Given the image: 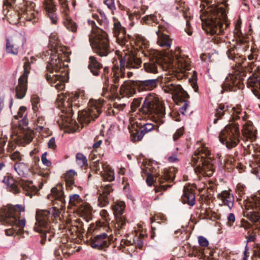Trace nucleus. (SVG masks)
<instances>
[{"mask_svg": "<svg viewBox=\"0 0 260 260\" xmlns=\"http://www.w3.org/2000/svg\"><path fill=\"white\" fill-rule=\"evenodd\" d=\"M119 66L117 64H114L112 69L111 74L112 77L110 81L108 67H105L103 69V72L101 75L102 80L104 85L103 88L107 90L109 85L111 84L110 90L112 93H114L117 91L120 78H124L125 69L128 70L139 69L141 66L142 60L128 50L126 52L122 53L119 57Z\"/></svg>", "mask_w": 260, "mask_h": 260, "instance_id": "1", "label": "nucleus"}, {"mask_svg": "<svg viewBox=\"0 0 260 260\" xmlns=\"http://www.w3.org/2000/svg\"><path fill=\"white\" fill-rule=\"evenodd\" d=\"M202 16L203 29L212 36H220L224 34V30L230 23L227 21V15L225 9L222 7H208Z\"/></svg>", "mask_w": 260, "mask_h": 260, "instance_id": "2", "label": "nucleus"}, {"mask_svg": "<svg viewBox=\"0 0 260 260\" xmlns=\"http://www.w3.org/2000/svg\"><path fill=\"white\" fill-rule=\"evenodd\" d=\"M241 23L240 21L237 22L234 31L237 45L231 46L227 50L226 54L229 59L235 61L242 68H246L249 72H253L255 73L257 72V68H260V67H257L254 61L247 62L246 59L240 55L241 52L244 51L248 46L249 42L248 38L241 31Z\"/></svg>", "mask_w": 260, "mask_h": 260, "instance_id": "3", "label": "nucleus"}, {"mask_svg": "<svg viewBox=\"0 0 260 260\" xmlns=\"http://www.w3.org/2000/svg\"><path fill=\"white\" fill-rule=\"evenodd\" d=\"M24 207L21 205H9L4 207L0 210V222L13 228L5 230L7 236H13L15 233H21L25 225V220L21 212L24 213Z\"/></svg>", "mask_w": 260, "mask_h": 260, "instance_id": "4", "label": "nucleus"}, {"mask_svg": "<svg viewBox=\"0 0 260 260\" xmlns=\"http://www.w3.org/2000/svg\"><path fill=\"white\" fill-rule=\"evenodd\" d=\"M59 215V212L56 208L49 210H39L36 212V223L34 227L35 231L41 234V242L45 243L47 239L50 241L54 236L55 231L53 223Z\"/></svg>", "mask_w": 260, "mask_h": 260, "instance_id": "5", "label": "nucleus"}, {"mask_svg": "<svg viewBox=\"0 0 260 260\" xmlns=\"http://www.w3.org/2000/svg\"><path fill=\"white\" fill-rule=\"evenodd\" d=\"M46 69L50 73L54 72L56 73L52 76L47 74V81L57 90H61L64 89V83L68 80V65L62 61L59 54L55 53L51 55Z\"/></svg>", "mask_w": 260, "mask_h": 260, "instance_id": "6", "label": "nucleus"}, {"mask_svg": "<svg viewBox=\"0 0 260 260\" xmlns=\"http://www.w3.org/2000/svg\"><path fill=\"white\" fill-rule=\"evenodd\" d=\"M165 109L158 98L152 93H149L145 98L142 107L139 110L137 116L139 120L150 119L159 124L164 122Z\"/></svg>", "mask_w": 260, "mask_h": 260, "instance_id": "7", "label": "nucleus"}, {"mask_svg": "<svg viewBox=\"0 0 260 260\" xmlns=\"http://www.w3.org/2000/svg\"><path fill=\"white\" fill-rule=\"evenodd\" d=\"M210 151L207 147L202 146L198 148L191 157L192 165L197 166L194 171L197 174L204 177L212 176L214 169V159L210 156Z\"/></svg>", "mask_w": 260, "mask_h": 260, "instance_id": "8", "label": "nucleus"}, {"mask_svg": "<svg viewBox=\"0 0 260 260\" xmlns=\"http://www.w3.org/2000/svg\"><path fill=\"white\" fill-rule=\"evenodd\" d=\"M113 32L114 37L116 38L117 43L119 45L122 46H125L127 48L129 45H132L134 43L137 47L141 49L143 54L144 51L148 50L146 49L148 46V41L144 37L141 36H137L135 40H134L131 36L126 34L124 27L122 26L118 19L115 17H113Z\"/></svg>", "mask_w": 260, "mask_h": 260, "instance_id": "9", "label": "nucleus"}, {"mask_svg": "<svg viewBox=\"0 0 260 260\" xmlns=\"http://www.w3.org/2000/svg\"><path fill=\"white\" fill-rule=\"evenodd\" d=\"M238 109L241 113L242 111L240 107H236L232 108L233 115L232 118L234 121V122L227 125L222 130L219 134V138L220 142L224 144L226 148L229 149L235 147L239 142V137L240 135L239 123L236 122L235 121L240 118L235 119L234 118V115H240L239 114H237L236 111Z\"/></svg>", "mask_w": 260, "mask_h": 260, "instance_id": "10", "label": "nucleus"}, {"mask_svg": "<svg viewBox=\"0 0 260 260\" xmlns=\"http://www.w3.org/2000/svg\"><path fill=\"white\" fill-rule=\"evenodd\" d=\"M236 113L240 115H234L233 117L235 119L242 117V124L243 125L242 134L243 140L244 142V144H242V145L247 153L250 154L252 151L254 152L255 151V147L252 142L256 139V131L252 122L248 120V116L246 112L241 113L238 109H237Z\"/></svg>", "mask_w": 260, "mask_h": 260, "instance_id": "11", "label": "nucleus"}, {"mask_svg": "<svg viewBox=\"0 0 260 260\" xmlns=\"http://www.w3.org/2000/svg\"><path fill=\"white\" fill-rule=\"evenodd\" d=\"M89 40L94 52L101 57L107 56L114 51L110 47L106 32L98 27L89 36Z\"/></svg>", "mask_w": 260, "mask_h": 260, "instance_id": "12", "label": "nucleus"}, {"mask_svg": "<svg viewBox=\"0 0 260 260\" xmlns=\"http://www.w3.org/2000/svg\"><path fill=\"white\" fill-rule=\"evenodd\" d=\"M178 79V77L176 78L175 76L168 75L161 80L162 90L165 92L172 94L174 100L189 97L186 91L177 83Z\"/></svg>", "mask_w": 260, "mask_h": 260, "instance_id": "13", "label": "nucleus"}, {"mask_svg": "<svg viewBox=\"0 0 260 260\" xmlns=\"http://www.w3.org/2000/svg\"><path fill=\"white\" fill-rule=\"evenodd\" d=\"M102 105L101 101H90L88 108L79 112L78 119L80 123L83 126L94 121L102 113Z\"/></svg>", "mask_w": 260, "mask_h": 260, "instance_id": "14", "label": "nucleus"}, {"mask_svg": "<svg viewBox=\"0 0 260 260\" xmlns=\"http://www.w3.org/2000/svg\"><path fill=\"white\" fill-rule=\"evenodd\" d=\"M174 169L172 170L171 169L169 171H165L162 175H159L156 178L155 181L153 180V177L151 175H148L146 179V182L148 186H151L154 182V190L155 192L160 191H164L167 190L169 187H171V185L167 184H165V183H168L172 182L175 178V175L173 173Z\"/></svg>", "mask_w": 260, "mask_h": 260, "instance_id": "15", "label": "nucleus"}, {"mask_svg": "<svg viewBox=\"0 0 260 260\" xmlns=\"http://www.w3.org/2000/svg\"><path fill=\"white\" fill-rule=\"evenodd\" d=\"M244 74L238 71L229 73L223 82L221 93L228 91H236L237 88H242Z\"/></svg>", "mask_w": 260, "mask_h": 260, "instance_id": "16", "label": "nucleus"}, {"mask_svg": "<svg viewBox=\"0 0 260 260\" xmlns=\"http://www.w3.org/2000/svg\"><path fill=\"white\" fill-rule=\"evenodd\" d=\"M24 72L18 79V84L16 87V95L18 99H21L25 95L27 90L28 75L30 72L31 65L29 64V58L25 57L23 59Z\"/></svg>", "mask_w": 260, "mask_h": 260, "instance_id": "17", "label": "nucleus"}, {"mask_svg": "<svg viewBox=\"0 0 260 260\" xmlns=\"http://www.w3.org/2000/svg\"><path fill=\"white\" fill-rule=\"evenodd\" d=\"M144 55L149 58V60L143 64L145 71L150 74L158 73L160 66L157 52L155 50L144 51Z\"/></svg>", "mask_w": 260, "mask_h": 260, "instance_id": "18", "label": "nucleus"}, {"mask_svg": "<svg viewBox=\"0 0 260 260\" xmlns=\"http://www.w3.org/2000/svg\"><path fill=\"white\" fill-rule=\"evenodd\" d=\"M79 99V95L77 93H71L69 94H63L58 95L57 100L59 106L63 108L62 111L67 113H70L72 111V107L73 103L75 105L78 104L76 102Z\"/></svg>", "mask_w": 260, "mask_h": 260, "instance_id": "19", "label": "nucleus"}, {"mask_svg": "<svg viewBox=\"0 0 260 260\" xmlns=\"http://www.w3.org/2000/svg\"><path fill=\"white\" fill-rule=\"evenodd\" d=\"M246 208L250 210L248 212L249 219L253 222H256L260 219V199L253 198L246 204Z\"/></svg>", "mask_w": 260, "mask_h": 260, "instance_id": "20", "label": "nucleus"}, {"mask_svg": "<svg viewBox=\"0 0 260 260\" xmlns=\"http://www.w3.org/2000/svg\"><path fill=\"white\" fill-rule=\"evenodd\" d=\"M125 207V204L123 202H117L113 206V214L116 220L115 226L118 229L123 228L126 224V219L123 215Z\"/></svg>", "mask_w": 260, "mask_h": 260, "instance_id": "21", "label": "nucleus"}, {"mask_svg": "<svg viewBox=\"0 0 260 260\" xmlns=\"http://www.w3.org/2000/svg\"><path fill=\"white\" fill-rule=\"evenodd\" d=\"M69 204L75 207L77 210L83 214H88L90 212V207L85 204L78 194L70 196Z\"/></svg>", "mask_w": 260, "mask_h": 260, "instance_id": "22", "label": "nucleus"}, {"mask_svg": "<svg viewBox=\"0 0 260 260\" xmlns=\"http://www.w3.org/2000/svg\"><path fill=\"white\" fill-rule=\"evenodd\" d=\"M257 72L250 76L247 80V85L251 88L253 93L260 99V68H257Z\"/></svg>", "mask_w": 260, "mask_h": 260, "instance_id": "23", "label": "nucleus"}, {"mask_svg": "<svg viewBox=\"0 0 260 260\" xmlns=\"http://www.w3.org/2000/svg\"><path fill=\"white\" fill-rule=\"evenodd\" d=\"M112 185L111 184H102L98 189L99 194L98 198V205L101 207H105L109 203L108 196L113 191Z\"/></svg>", "mask_w": 260, "mask_h": 260, "instance_id": "24", "label": "nucleus"}, {"mask_svg": "<svg viewBox=\"0 0 260 260\" xmlns=\"http://www.w3.org/2000/svg\"><path fill=\"white\" fill-rule=\"evenodd\" d=\"M174 61L177 70L183 74V76H187L186 72L190 69V60L188 57L185 55H176V59Z\"/></svg>", "mask_w": 260, "mask_h": 260, "instance_id": "25", "label": "nucleus"}, {"mask_svg": "<svg viewBox=\"0 0 260 260\" xmlns=\"http://www.w3.org/2000/svg\"><path fill=\"white\" fill-rule=\"evenodd\" d=\"M159 82L158 78L153 79L137 81L136 87L139 91H149L155 88Z\"/></svg>", "mask_w": 260, "mask_h": 260, "instance_id": "26", "label": "nucleus"}, {"mask_svg": "<svg viewBox=\"0 0 260 260\" xmlns=\"http://www.w3.org/2000/svg\"><path fill=\"white\" fill-rule=\"evenodd\" d=\"M61 5L65 7H67V0H59ZM69 9L66 8L64 10V20L63 24L67 29L73 32H75L77 29V26L76 23L74 22L69 15Z\"/></svg>", "mask_w": 260, "mask_h": 260, "instance_id": "27", "label": "nucleus"}, {"mask_svg": "<svg viewBox=\"0 0 260 260\" xmlns=\"http://www.w3.org/2000/svg\"><path fill=\"white\" fill-rule=\"evenodd\" d=\"M139 127V130L137 131L136 133L133 134V138L135 141H141L146 134L151 132L154 128L153 124L148 122L140 123Z\"/></svg>", "mask_w": 260, "mask_h": 260, "instance_id": "28", "label": "nucleus"}, {"mask_svg": "<svg viewBox=\"0 0 260 260\" xmlns=\"http://www.w3.org/2000/svg\"><path fill=\"white\" fill-rule=\"evenodd\" d=\"M108 235L104 233L96 235L90 242V246L95 249H102L108 246Z\"/></svg>", "mask_w": 260, "mask_h": 260, "instance_id": "29", "label": "nucleus"}, {"mask_svg": "<svg viewBox=\"0 0 260 260\" xmlns=\"http://www.w3.org/2000/svg\"><path fill=\"white\" fill-rule=\"evenodd\" d=\"M137 81H125L121 85L120 88V92L121 94L126 95H132L136 92Z\"/></svg>", "mask_w": 260, "mask_h": 260, "instance_id": "30", "label": "nucleus"}, {"mask_svg": "<svg viewBox=\"0 0 260 260\" xmlns=\"http://www.w3.org/2000/svg\"><path fill=\"white\" fill-rule=\"evenodd\" d=\"M88 68L93 75L98 76L100 74V70L103 68V65L99 62L96 57L90 56L89 57Z\"/></svg>", "mask_w": 260, "mask_h": 260, "instance_id": "31", "label": "nucleus"}, {"mask_svg": "<svg viewBox=\"0 0 260 260\" xmlns=\"http://www.w3.org/2000/svg\"><path fill=\"white\" fill-rule=\"evenodd\" d=\"M181 199L183 203L190 206H193L196 204L195 194L192 189L188 187L184 188Z\"/></svg>", "mask_w": 260, "mask_h": 260, "instance_id": "32", "label": "nucleus"}, {"mask_svg": "<svg viewBox=\"0 0 260 260\" xmlns=\"http://www.w3.org/2000/svg\"><path fill=\"white\" fill-rule=\"evenodd\" d=\"M217 197L218 199L221 200L222 202L230 209L233 207L234 198L233 194L229 191L223 190L217 194Z\"/></svg>", "mask_w": 260, "mask_h": 260, "instance_id": "33", "label": "nucleus"}, {"mask_svg": "<svg viewBox=\"0 0 260 260\" xmlns=\"http://www.w3.org/2000/svg\"><path fill=\"white\" fill-rule=\"evenodd\" d=\"M34 132L32 130L29 129L23 128L21 133L18 135V138H19L20 144L22 145H25L30 143L33 139Z\"/></svg>", "mask_w": 260, "mask_h": 260, "instance_id": "34", "label": "nucleus"}, {"mask_svg": "<svg viewBox=\"0 0 260 260\" xmlns=\"http://www.w3.org/2000/svg\"><path fill=\"white\" fill-rule=\"evenodd\" d=\"M44 7L48 13V17L51 20L52 24L57 23L56 15L55 13V6L53 5L51 0H46L44 2Z\"/></svg>", "mask_w": 260, "mask_h": 260, "instance_id": "35", "label": "nucleus"}, {"mask_svg": "<svg viewBox=\"0 0 260 260\" xmlns=\"http://www.w3.org/2000/svg\"><path fill=\"white\" fill-rule=\"evenodd\" d=\"M59 187V189L57 187L52 188L51 190V194H48L47 196L48 198L51 200L54 199L60 201L61 203H64L65 199L63 192L61 186Z\"/></svg>", "mask_w": 260, "mask_h": 260, "instance_id": "36", "label": "nucleus"}, {"mask_svg": "<svg viewBox=\"0 0 260 260\" xmlns=\"http://www.w3.org/2000/svg\"><path fill=\"white\" fill-rule=\"evenodd\" d=\"M176 9L180 12H182V15L185 19H186V23L188 28L190 27V24L188 18H190V13L189 11L187 5H185L184 2H180L179 4H178Z\"/></svg>", "mask_w": 260, "mask_h": 260, "instance_id": "37", "label": "nucleus"}, {"mask_svg": "<svg viewBox=\"0 0 260 260\" xmlns=\"http://www.w3.org/2000/svg\"><path fill=\"white\" fill-rule=\"evenodd\" d=\"M104 172L101 173V176L105 181L112 182L115 179L114 171L108 168L105 164H102Z\"/></svg>", "mask_w": 260, "mask_h": 260, "instance_id": "38", "label": "nucleus"}, {"mask_svg": "<svg viewBox=\"0 0 260 260\" xmlns=\"http://www.w3.org/2000/svg\"><path fill=\"white\" fill-rule=\"evenodd\" d=\"M14 169L18 174L21 176L25 177L29 169L25 164L22 162H17L14 165Z\"/></svg>", "mask_w": 260, "mask_h": 260, "instance_id": "39", "label": "nucleus"}, {"mask_svg": "<svg viewBox=\"0 0 260 260\" xmlns=\"http://www.w3.org/2000/svg\"><path fill=\"white\" fill-rule=\"evenodd\" d=\"M3 182L6 184L10 187V190L13 193H16L18 192V187L14 183V180L12 177L9 176H5L3 180Z\"/></svg>", "mask_w": 260, "mask_h": 260, "instance_id": "40", "label": "nucleus"}, {"mask_svg": "<svg viewBox=\"0 0 260 260\" xmlns=\"http://www.w3.org/2000/svg\"><path fill=\"white\" fill-rule=\"evenodd\" d=\"M26 110V108L24 106H21L20 107L19 111L18 112L17 115H15L14 117L16 119H18L19 118H22L21 120L19 125H22L23 126H26L28 124L27 120L26 118V114H25V113Z\"/></svg>", "mask_w": 260, "mask_h": 260, "instance_id": "41", "label": "nucleus"}, {"mask_svg": "<svg viewBox=\"0 0 260 260\" xmlns=\"http://www.w3.org/2000/svg\"><path fill=\"white\" fill-rule=\"evenodd\" d=\"M228 107L225 106L223 104H220L218 105V108L216 109L215 113V118L213 120L214 123H216L218 119L221 118V117L224 114L225 112L228 110Z\"/></svg>", "mask_w": 260, "mask_h": 260, "instance_id": "42", "label": "nucleus"}, {"mask_svg": "<svg viewBox=\"0 0 260 260\" xmlns=\"http://www.w3.org/2000/svg\"><path fill=\"white\" fill-rule=\"evenodd\" d=\"M171 39L169 36L162 34L158 37L157 43L161 47L169 48L171 45Z\"/></svg>", "mask_w": 260, "mask_h": 260, "instance_id": "43", "label": "nucleus"}, {"mask_svg": "<svg viewBox=\"0 0 260 260\" xmlns=\"http://www.w3.org/2000/svg\"><path fill=\"white\" fill-rule=\"evenodd\" d=\"M77 164L81 167H87V160L85 156L81 153H78L76 156Z\"/></svg>", "mask_w": 260, "mask_h": 260, "instance_id": "44", "label": "nucleus"}, {"mask_svg": "<svg viewBox=\"0 0 260 260\" xmlns=\"http://www.w3.org/2000/svg\"><path fill=\"white\" fill-rule=\"evenodd\" d=\"M60 249L61 253L63 255V256L66 258L68 257L69 255L73 254L74 250H73L71 247H69L68 244L62 243L60 245Z\"/></svg>", "mask_w": 260, "mask_h": 260, "instance_id": "45", "label": "nucleus"}, {"mask_svg": "<svg viewBox=\"0 0 260 260\" xmlns=\"http://www.w3.org/2000/svg\"><path fill=\"white\" fill-rule=\"evenodd\" d=\"M188 98H182L181 99L176 100V101H178L182 104L181 106L179 108V111L183 114H185L186 112L187 109L189 106V102L187 100Z\"/></svg>", "mask_w": 260, "mask_h": 260, "instance_id": "46", "label": "nucleus"}, {"mask_svg": "<svg viewBox=\"0 0 260 260\" xmlns=\"http://www.w3.org/2000/svg\"><path fill=\"white\" fill-rule=\"evenodd\" d=\"M45 123L46 122L44 117L42 116L38 117L36 122V129L40 132L43 131L44 129Z\"/></svg>", "mask_w": 260, "mask_h": 260, "instance_id": "47", "label": "nucleus"}, {"mask_svg": "<svg viewBox=\"0 0 260 260\" xmlns=\"http://www.w3.org/2000/svg\"><path fill=\"white\" fill-rule=\"evenodd\" d=\"M145 236L144 234H140L138 236H136L133 239V243L136 247L141 248L143 245V239Z\"/></svg>", "mask_w": 260, "mask_h": 260, "instance_id": "48", "label": "nucleus"}, {"mask_svg": "<svg viewBox=\"0 0 260 260\" xmlns=\"http://www.w3.org/2000/svg\"><path fill=\"white\" fill-rule=\"evenodd\" d=\"M35 6V4L33 3H30V6L27 8L26 10V15H27V19L28 20H31L32 18H34L36 17L35 14L34 12H31V9L34 8Z\"/></svg>", "mask_w": 260, "mask_h": 260, "instance_id": "49", "label": "nucleus"}, {"mask_svg": "<svg viewBox=\"0 0 260 260\" xmlns=\"http://www.w3.org/2000/svg\"><path fill=\"white\" fill-rule=\"evenodd\" d=\"M6 50L7 52L12 53L13 54H17L18 53L17 48L15 47L14 45L11 44L9 42H8L6 44Z\"/></svg>", "mask_w": 260, "mask_h": 260, "instance_id": "50", "label": "nucleus"}, {"mask_svg": "<svg viewBox=\"0 0 260 260\" xmlns=\"http://www.w3.org/2000/svg\"><path fill=\"white\" fill-rule=\"evenodd\" d=\"M197 75L196 72L193 71V74L192 75V78L189 79V82L192 86V88L194 89V91L197 92L198 90V86L197 83Z\"/></svg>", "mask_w": 260, "mask_h": 260, "instance_id": "51", "label": "nucleus"}, {"mask_svg": "<svg viewBox=\"0 0 260 260\" xmlns=\"http://www.w3.org/2000/svg\"><path fill=\"white\" fill-rule=\"evenodd\" d=\"M142 20L146 23H150L151 22H156L157 19L155 15L151 14L144 16L142 18Z\"/></svg>", "mask_w": 260, "mask_h": 260, "instance_id": "52", "label": "nucleus"}, {"mask_svg": "<svg viewBox=\"0 0 260 260\" xmlns=\"http://www.w3.org/2000/svg\"><path fill=\"white\" fill-rule=\"evenodd\" d=\"M246 187L244 185L238 184L236 187V192L240 197H242L245 193Z\"/></svg>", "mask_w": 260, "mask_h": 260, "instance_id": "53", "label": "nucleus"}, {"mask_svg": "<svg viewBox=\"0 0 260 260\" xmlns=\"http://www.w3.org/2000/svg\"><path fill=\"white\" fill-rule=\"evenodd\" d=\"M198 242L200 245L203 247H207L209 245V242L207 239L202 236L198 237Z\"/></svg>", "mask_w": 260, "mask_h": 260, "instance_id": "54", "label": "nucleus"}, {"mask_svg": "<svg viewBox=\"0 0 260 260\" xmlns=\"http://www.w3.org/2000/svg\"><path fill=\"white\" fill-rule=\"evenodd\" d=\"M11 159L14 161H20L22 159V155L19 151H16L10 156Z\"/></svg>", "mask_w": 260, "mask_h": 260, "instance_id": "55", "label": "nucleus"}, {"mask_svg": "<svg viewBox=\"0 0 260 260\" xmlns=\"http://www.w3.org/2000/svg\"><path fill=\"white\" fill-rule=\"evenodd\" d=\"M251 52H252L255 58V61H260V50L255 48H251Z\"/></svg>", "mask_w": 260, "mask_h": 260, "instance_id": "56", "label": "nucleus"}, {"mask_svg": "<svg viewBox=\"0 0 260 260\" xmlns=\"http://www.w3.org/2000/svg\"><path fill=\"white\" fill-rule=\"evenodd\" d=\"M104 4L106 5L108 8L111 11L116 9V7L114 3V0H105Z\"/></svg>", "mask_w": 260, "mask_h": 260, "instance_id": "57", "label": "nucleus"}, {"mask_svg": "<svg viewBox=\"0 0 260 260\" xmlns=\"http://www.w3.org/2000/svg\"><path fill=\"white\" fill-rule=\"evenodd\" d=\"M47 152H44L41 156V160L43 165L47 167H49L51 165V162L48 159H47Z\"/></svg>", "mask_w": 260, "mask_h": 260, "instance_id": "58", "label": "nucleus"}, {"mask_svg": "<svg viewBox=\"0 0 260 260\" xmlns=\"http://www.w3.org/2000/svg\"><path fill=\"white\" fill-rule=\"evenodd\" d=\"M227 219H228L227 224L228 225V226H232L233 224V223L235 221V217L234 214L233 213L229 214L228 215V217H227Z\"/></svg>", "mask_w": 260, "mask_h": 260, "instance_id": "59", "label": "nucleus"}, {"mask_svg": "<svg viewBox=\"0 0 260 260\" xmlns=\"http://www.w3.org/2000/svg\"><path fill=\"white\" fill-rule=\"evenodd\" d=\"M39 97L36 95H34L32 97L31 101L34 110H36L38 109L37 105L39 103Z\"/></svg>", "mask_w": 260, "mask_h": 260, "instance_id": "60", "label": "nucleus"}, {"mask_svg": "<svg viewBox=\"0 0 260 260\" xmlns=\"http://www.w3.org/2000/svg\"><path fill=\"white\" fill-rule=\"evenodd\" d=\"M256 234L255 233H250V232H248V235L246 236L247 240L246 243L253 242L256 239Z\"/></svg>", "mask_w": 260, "mask_h": 260, "instance_id": "61", "label": "nucleus"}, {"mask_svg": "<svg viewBox=\"0 0 260 260\" xmlns=\"http://www.w3.org/2000/svg\"><path fill=\"white\" fill-rule=\"evenodd\" d=\"M183 131L184 130L182 128L178 129L173 135V140L174 141L177 140L183 134Z\"/></svg>", "mask_w": 260, "mask_h": 260, "instance_id": "62", "label": "nucleus"}, {"mask_svg": "<svg viewBox=\"0 0 260 260\" xmlns=\"http://www.w3.org/2000/svg\"><path fill=\"white\" fill-rule=\"evenodd\" d=\"M48 146L49 148L55 149L56 147L55 140L54 138H51L48 143Z\"/></svg>", "mask_w": 260, "mask_h": 260, "instance_id": "63", "label": "nucleus"}, {"mask_svg": "<svg viewBox=\"0 0 260 260\" xmlns=\"http://www.w3.org/2000/svg\"><path fill=\"white\" fill-rule=\"evenodd\" d=\"M76 174V173L74 170H70L67 172L65 176V178L73 179V177H74Z\"/></svg>", "mask_w": 260, "mask_h": 260, "instance_id": "64", "label": "nucleus"}]
</instances>
